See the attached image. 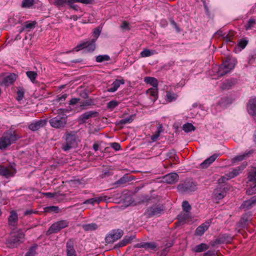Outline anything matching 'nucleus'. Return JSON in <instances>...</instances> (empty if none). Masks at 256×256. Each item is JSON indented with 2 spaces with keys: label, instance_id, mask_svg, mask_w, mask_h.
<instances>
[{
  "label": "nucleus",
  "instance_id": "nucleus-1",
  "mask_svg": "<svg viewBox=\"0 0 256 256\" xmlns=\"http://www.w3.org/2000/svg\"><path fill=\"white\" fill-rule=\"evenodd\" d=\"M19 138L20 136L14 131L8 130L4 132L0 137V150H5Z\"/></svg>",
  "mask_w": 256,
  "mask_h": 256
},
{
  "label": "nucleus",
  "instance_id": "nucleus-2",
  "mask_svg": "<svg viewBox=\"0 0 256 256\" xmlns=\"http://www.w3.org/2000/svg\"><path fill=\"white\" fill-rule=\"evenodd\" d=\"M24 239V234L21 230L14 232L10 233V236L7 238L6 244L10 248H16L23 242Z\"/></svg>",
  "mask_w": 256,
  "mask_h": 256
},
{
  "label": "nucleus",
  "instance_id": "nucleus-3",
  "mask_svg": "<svg viewBox=\"0 0 256 256\" xmlns=\"http://www.w3.org/2000/svg\"><path fill=\"white\" fill-rule=\"evenodd\" d=\"M63 138L66 142L62 144V149L65 152L69 150L77 145L78 137L76 132L74 131L66 132Z\"/></svg>",
  "mask_w": 256,
  "mask_h": 256
},
{
  "label": "nucleus",
  "instance_id": "nucleus-4",
  "mask_svg": "<svg viewBox=\"0 0 256 256\" xmlns=\"http://www.w3.org/2000/svg\"><path fill=\"white\" fill-rule=\"evenodd\" d=\"M49 123L54 128L57 129L64 128L67 124V116L66 115L61 116L58 114L50 119Z\"/></svg>",
  "mask_w": 256,
  "mask_h": 256
},
{
  "label": "nucleus",
  "instance_id": "nucleus-5",
  "mask_svg": "<svg viewBox=\"0 0 256 256\" xmlns=\"http://www.w3.org/2000/svg\"><path fill=\"white\" fill-rule=\"evenodd\" d=\"M248 178L249 182L250 188L246 191L247 194L252 195L256 193V168H252L248 172Z\"/></svg>",
  "mask_w": 256,
  "mask_h": 256
},
{
  "label": "nucleus",
  "instance_id": "nucleus-6",
  "mask_svg": "<svg viewBox=\"0 0 256 256\" xmlns=\"http://www.w3.org/2000/svg\"><path fill=\"white\" fill-rule=\"evenodd\" d=\"M234 64L230 59H226L221 64L216 72L218 77L222 76L229 73L234 68Z\"/></svg>",
  "mask_w": 256,
  "mask_h": 256
},
{
  "label": "nucleus",
  "instance_id": "nucleus-7",
  "mask_svg": "<svg viewBox=\"0 0 256 256\" xmlns=\"http://www.w3.org/2000/svg\"><path fill=\"white\" fill-rule=\"evenodd\" d=\"M177 189L181 193L192 192L196 190V184L191 180H186L179 184Z\"/></svg>",
  "mask_w": 256,
  "mask_h": 256
},
{
  "label": "nucleus",
  "instance_id": "nucleus-8",
  "mask_svg": "<svg viewBox=\"0 0 256 256\" xmlns=\"http://www.w3.org/2000/svg\"><path fill=\"white\" fill-rule=\"evenodd\" d=\"M69 222L66 220H61L54 223L46 231V235L57 233L62 229L68 226Z\"/></svg>",
  "mask_w": 256,
  "mask_h": 256
},
{
  "label": "nucleus",
  "instance_id": "nucleus-9",
  "mask_svg": "<svg viewBox=\"0 0 256 256\" xmlns=\"http://www.w3.org/2000/svg\"><path fill=\"white\" fill-rule=\"evenodd\" d=\"M124 234V232L120 229L114 230L110 231L106 236L105 241L107 244L112 243L120 239Z\"/></svg>",
  "mask_w": 256,
  "mask_h": 256
},
{
  "label": "nucleus",
  "instance_id": "nucleus-10",
  "mask_svg": "<svg viewBox=\"0 0 256 256\" xmlns=\"http://www.w3.org/2000/svg\"><path fill=\"white\" fill-rule=\"evenodd\" d=\"M16 172L14 166L10 164L8 166L0 165V176L6 178L14 176Z\"/></svg>",
  "mask_w": 256,
  "mask_h": 256
},
{
  "label": "nucleus",
  "instance_id": "nucleus-11",
  "mask_svg": "<svg viewBox=\"0 0 256 256\" xmlns=\"http://www.w3.org/2000/svg\"><path fill=\"white\" fill-rule=\"evenodd\" d=\"M164 208V207L162 204L154 205L146 209L144 214L149 218L154 216H158L163 212Z\"/></svg>",
  "mask_w": 256,
  "mask_h": 256
},
{
  "label": "nucleus",
  "instance_id": "nucleus-12",
  "mask_svg": "<svg viewBox=\"0 0 256 256\" xmlns=\"http://www.w3.org/2000/svg\"><path fill=\"white\" fill-rule=\"evenodd\" d=\"M99 114L96 111H88L82 114L78 118V121L81 123H86V120L92 118L98 117Z\"/></svg>",
  "mask_w": 256,
  "mask_h": 256
},
{
  "label": "nucleus",
  "instance_id": "nucleus-13",
  "mask_svg": "<svg viewBox=\"0 0 256 256\" xmlns=\"http://www.w3.org/2000/svg\"><path fill=\"white\" fill-rule=\"evenodd\" d=\"M251 216V213L250 212L244 214L240 221L236 224V228L240 229L246 228L248 222L250 220Z\"/></svg>",
  "mask_w": 256,
  "mask_h": 256
},
{
  "label": "nucleus",
  "instance_id": "nucleus-14",
  "mask_svg": "<svg viewBox=\"0 0 256 256\" xmlns=\"http://www.w3.org/2000/svg\"><path fill=\"white\" fill-rule=\"evenodd\" d=\"M178 175L176 172L168 174L162 178V181L168 184H173L178 180Z\"/></svg>",
  "mask_w": 256,
  "mask_h": 256
},
{
  "label": "nucleus",
  "instance_id": "nucleus-15",
  "mask_svg": "<svg viewBox=\"0 0 256 256\" xmlns=\"http://www.w3.org/2000/svg\"><path fill=\"white\" fill-rule=\"evenodd\" d=\"M46 122L47 121L46 120H40L30 124L28 125V128L31 130L36 131L40 128L44 127L46 124Z\"/></svg>",
  "mask_w": 256,
  "mask_h": 256
},
{
  "label": "nucleus",
  "instance_id": "nucleus-16",
  "mask_svg": "<svg viewBox=\"0 0 256 256\" xmlns=\"http://www.w3.org/2000/svg\"><path fill=\"white\" fill-rule=\"evenodd\" d=\"M18 216L17 213L14 211H12L8 218V224L10 228H14L18 224Z\"/></svg>",
  "mask_w": 256,
  "mask_h": 256
},
{
  "label": "nucleus",
  "instance_id": "nucleus-17",
  "mask_svg": "<svg viewBox=\"0 0 256 256\" xmlns=\"http://www.w3.org/2000/svg\"><path fill=\"white\" fill-rule=\"evenodd\" d=\"M136 248H144L148 250H154L157 245L154 242H142L138 243L134 246Z\"/></svg>",
  "mask_w": 256,
  "mask_h": 256
},
{
  "label": "nucleus",
  "instance_id": "nucleus-18",
  "mask_svg": "<svg viewBox=\"0 0 256 256\" xmlns=\"http://www.w3.org/2000/svg\"><path fill=\"white\" fill-rule=\"evenodd\" d=\"M256 204V195L249 200L244 201L240 206V208L248 210Z\"/></svg>",
  "mask_w": 256,
  "mask_h": 256
},
{
  "label": "nucleus",
  "instance_id": "nucleus-19",
  "mask_svg": "<svg viewBox=\"0 0 256 256\" xmlns=\"http://www.w3.org/2000/svg\"><path fill=\"white\" fill-rule=\"evenodd\" d=\"M247 109L250 114L256 116V98H251L247 104Z\"/></svg>",
  "mask_w": 256,
  "mask_h": 256
},
{
  "label": "nucleus",
  "instance_id": "nucleus-20",
  "mask_svg": "<svg viewBox=\"0 0 256 256\" xmlns=\"http://www.w3.org/2000/svg\"><path fill=\"white\" fill-rule=\"evenodd\" d=\"M108 200L107 196L96 197L86 200L83 204H91L94 205L95 204H98L101 202H106Z\"/></svg>",
  "mask_w": 256,
  "mask_h": 256
},
{
  "label": "nucleus",
  "instance_id": "nucleus-21",
  "mask_svg": "<svg viewBox=\"0 0 256 256\" xmlns=\"http://www.w3.org/2000/svg\"><path fill=\"white\" fill-rule=\"evenodd\" d=\"M66 256H76V252L74 248V242L70 239L68 240L66 244Z\"/></svg>",
  "mask_w": 256,
  "mask_h": 256
},
{
  "label": "nucleus",
  "instance_id": "nucleus-22",
  "mask_svg": "<svg viewBox=\"0 0 256 256\" xmlns=\"http://www.w3.org/2000/svg\"><path fill=\"white\" fill-rule=\"evenodd\" d=\"M236 83V80L235 78H232L228 80H226L221 84V88L223 90H229Z\"/></svg>",
  "mask_w": 256,
  "mask_h": 256
},
{
  "label": "nucleus",
  "instance_id": "nucleus-23",
  "mask_svg": "<svg viewBox=\"0 0 256 256\" xmlns=\"http://www.w3.org/2000/svg\"><path fill=\"white\" fill-rule=\"evenodd\" d=\"M224 188L220 187L215 189L214 191V196L216 200L222 199L226 194Z\"/></svg>",
  "mask_w": 256,
  "mask_h": 256
},
{
  "label": "nucleus",
  "instance_id": "nucleus-24",
  "mask_svg": "<svg viewBox=\"0 0 256 256\" xmlns=\"http://www.w3.org/2000/svg\"><path fill=\"white\" fill-rule=\"evenodd\" d=\"M218 156V155L217 154H214L200 164V168H208L216 159Z\"/></svg>",
  "mask_w": 256,
  "mask_h": 256
},
{
  "label": "nucleus",
  "instance_id": "nucleus-25",
  "mask_svg": "<svg viewBox=\"0 0 256 256\" xmlns=\"http://www.w3.org/2000/svg\"><path fill=\"white\" fill-rule=\"evenodd\" d=\"M254 150H247L243 154L237 156L232 159V163H235L237 162H240L244 160L246 157H249L252 154L254 153Z\"/></svg>",
  "mask_w": 256,
  "mask_h": 256
},
{
  "label": "nucleus",
  "instance_id": "nucleus-26",
  "mask_svg": "<svg viewBox=\"0 0 256 256\" xmlns=\"http://www.w3.org/2000/svg\"><path fill=\"white\" fill-rule=\"evenodd\" d=\"M124 84V79L116 80L112 82V87L108 88L107 91L110 92H114L118 89L120 84Z\"/></svg>",
  "mask_w": 256,
  "mask_h": 256
},
{
  "label": "nucleus",
  "instance_id": "nucleus-27",
  "mask_svg": "<svg viewBox=\"0 0 256 256\" xmlns=\"http://www.w3.org/2000/svg\"><path fill=\"white\" fill-rule=\"evenodd\" d=\"M135 238V235L126 236H124V238L117 244L116 246L118 248L122 247L130 243L132 240Z\"/></svg>",
  "mask_w": 256,
  "mask_h": 256
},
{
  "label": "nucleus",
  "instance_id": "nucleus-28",
  "mask_svg": "<svg viewBox=\"0 0 256 256\" xmlns=\"http://www.w3.org/2000/svg\"><path fill=\"white\" fill-rule=\"evenodd\" d=\"M209 226V222L202 224L200 226L196 228L195 231V234L198 236H202L204 233V232L208 229Z\"/></svg>",
  "mask_w": 256,
  "mask_h": 256
},
{
  "label": "nucleus",
  "instance_id": "nucleus-29",
  "mask_svg": "<svg viewBox=\"0 0 256 256\" xmlns=\"http://www.w3.org/2000/svg\"><path fill=\"white\" fill-rule=\"evenodd\" d=\"M133 120V116H130L128 118L122 119L118 121H116V125L120 127V128H122L124 125L131 123Z\"/></svg>",
  "mask_w": 256,
  "mask_h": 256
},
{
  "label": "nucleus",
  "instance_id": "nucleus-30",
  "mask_svg": "<svg viewBox=\"0 0 256 256\" xmlns=\"http://www.w3.org/2000/svg\"><path fill=\"white\" fill-rule=\"evenodd\" d=\"M84 49L86 50L88 52H92L96 49V42L94 40H90L84 42Z\"/></svg>",
  "mask_w": 256,
  "mask_h": 256
},
{
  "label": "nucleus",
  "instance_id": "nucleus-31",
  "mask_svg": "<svg viewBox=\"0 0 256 256\" xmlns=\"http://www.w3.org/2000/svg\"><path fill=\"white\" fill-rule=\"evenodd\" d=\"M68 3H74V0H54V4L56 6L59 10L65 6Z\"/></svg>",
  "mask_w": 256,
  "mask_h": 256
},
{
  "label": "nucleus",
  "instance_id": "nucleus-32",
  "mask_svg": "<svg viewBox=\"0 0 256 256\" xmlns=\"http://www.w3.org/2000/svg\"><path fill=\"white\" fill-rule=\"evenodd\" d=\"M178 223L180 224H184L186 220H188L190 218L189 214L188 212H183L180 213L178 216Z\"/></svg>",
  "mask_w": 256,
  "mask_h": 256
},
{
  "label": "nucleus",
  "instance_id": "nucleus-33",
  "mask_svg": "<svg viewBox=\"0 0 256 256\" xmlns=\"http://www.w3.org/2000/svg\"><path fill=\"white\" fill-rule=\"evenodd\" d=\"M132 179L130 177L128 176L127 174H124L122 177L120 178L118 180L114 182V185L116 186H122L127 182L130 181Z\"/></svg>",
  "mask_w": 256,
  "mask_h": 256
},
{
  "label": "nucleus",
  "instance_id": "nucleus-34",
  "mask_svg": "<svg viewBox=\"0 0 256 256\" xmlns=\"http://www.w3.org/2000/svg\"><path fill=\"white\" fill-rule=\"evenodd\" d=\"M16 80V75L14 74H10L6 76L3 80V82L5 85H9L12 84Z\"/></svg>",
  "mask_w": 256,
  "mask_h": 256
},
{
  "label": "nucleus",
  "instance_id": "nucleus-35",
  "mask_svg": "<svg viewBox=\"0 0 256 256\" xmlns=\"http://www.w3.org/2000/svg\"><path fill=\"white\" fill-rule=\"evenodd\" d=\"M247 166L246 162H243L240 166L233 168L231 171L234 177L238 176L246 168Z\"/></svg>",
  "mask_w": 256,
  "mask_h": 256
},
{
  "label": "nucleus",
  "instance_id": "nucleus-36",
  "mask_svg": "<svg viewBox=\"0 0 256 256\" xmlns=\"http://www.w3.org/2000/svg\"><path fill=\"white\" fill-rule=\"evenodd\" d=\"M164 130L162 124H158L157 126V130L155 132V133L152 134L150 138L153 142L156 141L158 137L160 136V135L162 132Z\"/></svg>",
  "mask_w": 256,
  "mask_h": 256
},
{
  "label": "nucleus",
  "instance_id": "nucleus-37",
  "mask_svg": "<svg viewBox=\"0 0 256 256\" xmlns=\"http://www.w3.org/2000/svg\"><path fill=\"white\" fill-rule=\"evenodd\" d=\"M36 24V21H27L24 23L23 26L22 27L20 32H22L25 29H28L29 30L34 29L35 28Z\"/></svg>",
  "mask_w": 256,
  "mask_h": 256
},
{
  "label": "nucleus",
  "instance_id": "nucleus-38",
  "mask_svg": "<svg viewBox=\"0 0 256 256\" xmlns=\"http://www.w3.org/2000/svg\"><path fill=\"white\" fill-rule=\"evenodd\" d=\"M80 104L82 110H86L87 106L94 105V101L92 98H88L85 100L80 102Z\"/></svg>",
  "mask_w": 256,
  "mask_h": 256
},
{
  "label": "nucleus",
  "instance_id": "nucleus-39",
  "mask_svg": "<svg viewBox=\"0 0 256 256\" xmlns=\"http://www.w3.org/2000/svg\"><path fill=\"white\" fill-rule=\"evenodd\" d=\"M144 81L146 83L150 84L152 86V88H158V80L152 77H146L144 78Z\"/></svg>",
  "mask_w": 256,
  "mask_h": 256
},
{
  "label": "nucleus",
  "instance_id": "nucleus-40",
  "mask_svg": "<svg viewBox=\"0 0 256 256\" xmlns=\"http://www.w3.org/2000/svg\"><path fill=\"white\" fill-rule=\"evenodd\" d=\"M208 248L209 246L206 244L202 243L196 246L193 250L196 252H200L208 250Z\"/></svg>",
  "mask_w": 256,
  "mask_h": 256
},
{
  "label": "nucleus",
  "instance_id": "nucleus-41",
  "mask_svg": "<svg viewBox=\"0 0 256 256\" xmlns=\"http://www.w3.org/2000/svg\"><path fill=\"white\" fill-rule=\"evenodd\" d=\"M82 228L85 231H92L96 230L98 226L96 223H90L83 224Z\"/></svg>",
  "mask_w": 256,
  "mask_h": 256
},
{
  "label": "nucleus",
  "instance_id": "nucleus-42",
  "mask_svg": "<svg viewBox=\"0 0 256 256\" xmlns=\"http://www.w3.org/2000/svg\"><path fill=\"white\" fill-rule=\"evenodd\" d=\"M182 130L186 132L194 131L196 128L190 123L187 122L182 126Z\"/></svg>",
  "mask_w": 256,
  "mask_h": 256
},
{
  "label": "nucleus",
  "instance_id": "nucleus-43",
  "mask_svg": "<svg viewBox=\"0 0 256 256\" xmlns=\"http://www.w3.org/2000/svg\"><path fill=\"white\" fill-rule=\"evenodd\" d=\"M158 88H152L147 90V93L154 98V100H156L158 96Z\"/></svg>",
  "mask_w": 256,
  "mask_h": 256
},
{
  "label": "nucleus",
  "instance_id": "nucleus-44",
  "mask_svg": "<svg viewBox=\"0 0 256 256\" xmlns=\"http://www.w3.org/2000/svg\"><path fill=\"white\" fill-rule=\"evenodd\" d=\"M110 60V56L108 54L98 55L96 58V60L97 62H102Z\"/></svg>",
  "mask_w": 256,
  "mask_h": 256
},
{
  "label": "nucleus",
  "instance_id": "nucleus-45",
  "mask_svg": "<svg viewBox=\"0 0 256 256\" xmlns=\"http://www.w3.org/2000/svg\"><path fill=\"white\" fill-rule=\"evenodd\" d=\"M27 76L30 79L32 82H34L38 76V74L34 71H28L26 72Z\"/></svg>",
  "mask_w": 256,
  "mask_h": 256
},
{
  "label": "nucleus",
  "instance_id": "nucleus-46",
  "mask_svg": "<svg viewBox=\"0 0 256 256\" xmlns=\"http://www.w3.org/2000/svg\"><path fill=\"white\" fill-rule=\"evenodd\" d=\"M154 50H150L146 48L141 52L140 56L142 58L150 56L154 54Z\"/></svg>",
  "mask_w": 256,
  "mask_h": 256
},
{
  "label": "nucleus",
  "instance_id": "nucleus-47",
  "mask_svg": "<svg viewBox=\"0 0 256 256\" xmlns=\"http://www.w3.org/2000/svg\"><path fill=\"white\" fill-rule=\"evenodd\" d=\"M219 238L222 240V244L230 242L232 240V238L228 234H224L220 235Z\"/></svg>",
  "mask_w": 256,
  "mask_h": 256
},
{
  "label": "nucleus",
  "instance_id": "nucleus-48",
  "mask_svg": "<svg viewBox=\"0 0 256 256\" xmlns=\"http://www.w3.org/2000/svg\"><path fill=\"white\" fill-rule=\"evenodd\" d=\"M248 41L246 38H242L238 42L237 46L242 49L244 48L248 44Z\"/></svg>",
  "mask_w": 256,
  "mask_h": 256
},
{
  "label": "nucleus",
  "instance_id": "nucleus-49",
  "mask_svg": "<svg viewBox=\"0 0 256 256\" xmlns=\"http://www.w3.org/2000/svg\"><path fill=\"white\" fill-rule=\"evenodd\" d=\"M44 212H54L55 213H58L59 212V208L56 206H50L44 208Z\"/></svg>",
  "mask_w": 256,
  "mask_h": 256
},
{
  "label": "nucleus",
  "instance_id": "nucleus-50",
  "mask_svg": "<svg viewBox=\"0 0 256 256\" xmlns=\"http://www.w3.org/2000/svg\"><path fill=\"white\" fill-rule=\"evenodd\" d=\"M34 4V0H23L22 3V8H28L32 6Z\"/></svg>",
  "mask_w": 256,
  "mask_h": 256
},
{
  "label": "nucleus",
  "instance_id": "nucleus-51",
  "mask_svg": "<svg viewBox=\"0 0 256 256\" xmlns=\"http://www.w3.org/2000/svg\"><path fill=\"white\" fill-rule=\"evenodd\" d=\"M100 32H101V30H100V29L98 28H95L93 32H92V36H93L94 38L92 40H94V42H96L98 38V36H100Z\"/></svg>",
  "mask_w": 256,
  "mask_h": 256
},
{
  "label": "nucleus",
  "instance_id": "nucleus-52",
  "mask_svg": "<svg viewBox=\"0 0 256 256\" xmlns=\"http://www.w3.org/2000/svg\"><path fill=\"white\" fill-rule=\"evenodd\" d=\"M36 246H31L28 252L26 254L25 256H35L36 254Z\"/></svg>",
  "mask_w": 256,
  "mask_h": 256
},
{
  "label": "nucleus",
  "instance_id": "nucleus-53",
  "mask_svg": "<svg viewBox=\"0 0 256 256\" xmlns=\"http://www.w3.org/2000/svg\"><path fill=\"white\" fill-rule=\"evenodd\" d=\"M118 105V102L116 100H112L107 104V108L110 110H113Z\"/></svg>",
  "mask_w": 256,
  "mask_h": 256
},
{
  "label": "nucleus",
  "instance_id": "nucleus-54",
  "mask_svg": "<svg viewBox=\"0 0 256 256\" xmlns=\"http://www.w3.org/2000/svg\"><path fill=\"white\" fill-rule=\"evenodd\" d=\"M24 92H25L24 90L22 88H20V90H18L17 91V92H16V94H17L16 100L18 101H20L23 99Z\"/></svg>",
  "mask_w": 256,
  "mask_h": 256
},
{
  "label": "nucleus",
  "instance_id": "nucleus-55",
  "mask_svg": "<svg viewBox=\"0 0 256 256\" xmlns=\"http://www.w3.org/2000/svg\"><path fill=\"white\" fill-rule=\"evenodd\" d=\"M182 210L185 212H189L191 210V206L187 201H184L182 204Z\"/></svg>",
  "mask_w": 256,
  "mask_h": 256
},
{
  "label": "nucleus",
  "instance_id": "nucleus-56",
  "mask_svg": "<svg viewBox=\"0 0 256 256\" xmlns=\"http://www.w3.org/2000/svg\"><path fill=\"white\" fill-rule=\"evenodd\" d=\"M256 24V20L254 18H250L245 26L246 30H250Z\"/></svg>",
  "mask_w": 256,
  "mask_h": 256
},
{
  "label": "nucleus",
  "instance_id": "nucleus-57",
  "mask_svg": "<svg viewBox=\"0 0 256 256\" xmlns=\"http://www.w3.org/2000/svg\"><path fill=\"white\" fill-rule=\"evenodd\" d=\"M234 36V32L230 31L229 34H226L225 33L224 34L223 38L225 40L226 42H232L231 38L232 37Z\"/></svg>",
  "mask_w": 256,
  "mask_h": 256
},
{
  "label": "nucleus",
  "instance_id": "nucleus-58",
  "mask_svg": "<svg viewBox=\"0 0 256 256\" xmlns=\"http://www.w3.org/2000/svg\"><path fill=\"white\" fill-rule=\"evenodd\" d=\"M166 157L170 158L176 159V152L174 150L172 149L166 154Z\"/></svg>",
  "mask_w": 256,
  "mask_h": 256
},
{
  "label": "nucleus",
  "instance_id": "nucleus-59",
  "mask_svg": "<svg viewBox=\"0 0 256 256\" xmlns=\"http://www.w3.org/2000/svg\"><path fill=\"white\" fill-rule=\"evenodd\" d=\"M235 178V177L234 176V174L232 173V172H228L226 174L222 177V178L226 180H228L232 179V178Z\"/></svg>",
  "mask_w": 256,
  "mask_h": 256
},
{
  "label": "nucleus",
  "instance_id": "nucleus-60",
  "mask_svg": "<svg viewBox=\"0 0 256 256\" xmlns=\"http://www.w3.org/2000/svg\"><path fill=\"white\" fill-rule=\"evenodd\" d=\"M222 240H220V238H218L215 240H212L210 242V244L212 246H215L217 244H222Z\"/></svg>",
  "mask_w": 256,
  "mask_h": 256
},
{
  "label": "nucleus",
  "instance_id": "nucleus-61",
  "mask_svg": "<svg viewBox=\"0 0 256 256\" xmlns=\"http://www.w3.org/2000/svg\"><path fill=\"white\" fill-rule=\"evenodd\" d=\"M110 146L116 151L119 150L120 149V145L117 142H112L110 144Z\"/></svg>",
  "mask_w": 256,
  "mask_h": 256
},
{
  "label": "nucleus",
  "instance_id": "nucleus-62",
  "mask_svg": "<svg viewBox=\"0 0 256 256\" xmlns=\"http://www.w3.org/2000/svg\"><path fill=\"white\" fill-rule=\"evenodd\" d=\"M84 46H85L84 42H82L81 44H78L74 48V50H75L76 52H78V51H79V50H81L84 49Z\"/></svg>",
  "mask_w": 256,
  "mask_h": 256
},
{
  "label": "nucleus",
  "instance_id": "nucleus-63",
  "mask_svg": "<svg viewBox=\"0 0 256 256\" xmlns=\"http://www.w3.org/2000/svg\"><path fill=\"white\" fill-rule=\"evenodd\" d=\"M120 27L122 30H129L130 29L129 27V24L126 21H124Z\"/></svg>",
  "mask_w": 256,
  "mask_h": 256
},
{
  "label": "nucleus",
  "instance_id": "nucleus-64",
  "mask_svg": "<svg viewBox=\"0 0 256 256\" xmlns=\"http://www.w3.org/2000/svg\"><path fill=\"white\" fill-rule=\"evenodd\" d=\"M203 256H216V255L214 251L208 250L204 253Z\"/></svg>",
  "mask_w": 256,
  "mask_h": 256
}]
</instances>
